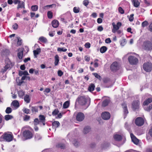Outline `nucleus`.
Instances as JSON below:
<instances>
[{
	"instance_id": "obj_1",
	"label": "nucleus",
	"mask_w": 152,
	"mask_h": 152,
	"mask_svg": "<svg viewBox=\"0 0 152 152\" xmlns=\"http://www.w3.org/2000/svg\"><path fill=\"white\" fill-rule=\"evenodd\" d=\"M76 102L81 105H87V107L89 106L90 101V99L85 96H80L77 98Z\"/></svg>"
},
{
	"instance_id": "obj_2",
	"label": "nucleus",
	"mask_w": 152,
	"mask_h": 152,
	"mask_svg": "<svg viewBox=\"0 0 152 152\" xmlns=\"http://www.w3.org/2000/svg\"><path fill=\"white\" fill-rule=\"evenodd\" d=\"M13 139V135L12 132H4L0 137V141L10 142Z\"/></svg>"
},
{
	"instance_id": "obj_3",
	"label": "nucleus",
	"mask_w": 152,
	"mask_h": 152,
	"mask_svg": "<svg viewBox=\"0 0 152 152\" xmlns=\"http://www.w3.org/2000/svg\"><path fill=\"white\" fill-rule=\"evenodd\" d=\"M23 136L26 140L31 139L33 136L32 133L30 131L25 130L23 132Z\"/></svg>"
},
{
	"instance_id": "obj_4",
	"label": "nucleus",
	"mask_w": 152,
	"mask_h": 152,
	"mask_svg": "<svg viewBox=\"0 0 152 152\" xmlns=\"http://www.w3.org/2000/svg\"><path fill=\"white\" fill-rule=\"evenodd\" d=\"M5 64V66L1 70V72H6L8 69H10L11 68V62L9 59H6Z\"/></svg>"
},
{
	"instance_id": "obj_5",
	"label": "nucleus",
	"mask_w": 152,
	"mask_h": 152,
	"mask_svg": "<svg viewBox=\"0 0 152 152\" xmlns=\"http://www.w3.org/2000/svg\"><path fill=\"white\" fill-rule=\"evenodd\" d=\"M128 60L131 65H136L138 62V59L133 56H130L128 58Z\"/></svg>"
},
{
	"instance_id": "obj_6",
	"label": "nucleus",
	"mask_w": 152,
	"mask_h": 152,
	"mask_svg": "<svg viewBox=\"0 0 152 152\" xmlns=\"http://www.w3.org/2000/svg\"><path fill=\"white\" fill-rule=\"evenodd\" d=\"M143 68L146 72H150L152 69V64L149 62L144 63L143 65Z\"/></svg>"
},
{
	"instance_id": "obj_7",
	"label": "nucleus",
	"mask_w": 152,
	"mask_h": 152,
	"mask_svg": "<svg viewBox=\"0 0 152 152\" xmlns=\"http://www.w3.org/2000/svg\"><path fill=\"white\" fill-rule=\"evenodd\" d=\"M135 124L138 126H141L144 124V121L143 119L141 117L136 118L135 121Z\"/></svg>"
},
{
	"instance_id": "obj_8",
	"label": "nucleus",
	"mask_w": 152,
	"mask_h": 152,
	"mask_svg": "<svg viewBox=\"0 0 152 152\" xmlns=\"http://www.w3.org/2000/svg\"><path fill=\"white\" fill-rule=\"evenodd\" d=\"M140 104L139 101L137 100L134 101L132 104V107L134 111H136L138 110Z\"/></svg>"
},
{
	"instance_id": "obj_9",
	"label": "nucleus",
	"mask_w": 152,
	"mask_h": 152,
	"mask_svg": "<svg viewBox=\"0 0 152 152\" xmlns=\"http://www.w3.org/2000/svg\"><path fill=\"white\" fill-rule=\"evenodd\" d=\"M144 49L146 50H150L152 49L151 42L149 41H146L144 43Z\"/></svg>"
},
{
	"instance_id": "obj_10",
	"label": "nucleus",
	"mask_w": 152,
	"mask_h": 152,
	"mask_svg": "<svg viewBox=\"0 0 152 152\" xmlns=\"http://www.w3.org/2000/svg\"><path fill=\"white\" fill-rule=\"evenodd\" d=\"M121 25L122 24L120 22H118L116 25L114 23H113L112 25L113 26V29L112 30V32L113 33L116 32L119 29Z\"/></svg>"
},
{
	"instance_id": "obj_11",
	"label": "nucleus",
	"mask_w": 152,
	"mask_h": 152,
	"mask_svg": "<svg viewBox=\"0 0 152 152\" xmlns=\"http://www.w3.org/2000/svg\"><path fill=\"white\" fill-rule=\"evenodd\" d=\"M119 66L117 62H113L110 66L111 70L113 71H115L118 70L119 69Z\"/></svg>"
},
{
	"instance_id": "obj_12",
	"label": "nucleus",
	"mask_w": 152,
	"mask_h": 152,
	"mask_svg": "<svg viewBox=\"0 0 152 152\" xmlns=\"http://www.w3.org/2000/svg\"><path fill=\"white\" fill-rule=\"evenodd\" d=\"M85 116L84 114L81 112H79L77 114L76 119L77 121H81L84 119Z\"/></svg>"
},
{
	"instance_id": "obj_13",
	"label": "nucleus",
	"mask_w": 152,
	"mask_h": 152,
	"mask_svg": "<svg viewBox=\"0 0 152 152\" xmlns=\"http://www.w3.org/2000/svg\"><path fill=\"white\" fill-rule=\"evenodd\" d=\"M101 116L103 119L107 120L110 119V115L109 112H105L102 113Z\"/></svg>"
},
{
	"instance_id": "obj_14",
	"label": "nucleus",
	"mask_w": 152,
	"mask_h": 152,
	"mask_svg": "<svg viewBox=\"0 0 152 152\" xmlns=\"http://www.w3.org/2000/svg\"><path fill=\"white\" fill-rule=\"evenodd\" d=\"M19 52L17 54V56L19 59H21L23 57V52L24 50L23 48H20L18 50Z\"/></svg>"
},
{
	"instance_id": "obj_15",
	"label": "nucleus",
	"mask_w": 152,
	"mask_h": 152,
	"mask_svg": "<svg viewBox=\"0 0 152 152\" xmlns=\"http://www.w3.org/2000/svg\"><path fill=\"white\" fill-rule=\"evenodd\" d=\"M122 107L124 110V118H125L128 113V111L126 105L125 103H123L122 104Z\"/></svg>"
},
{
	"instance_id": "obj_16",
	"label": "nucleus",
	"mask_w": 152,
	"mask_h": 152,
	"mask_svg": "<svg viewBox=\"0 0 152 152\" xmlns=\"http://www.w3.org/2000/svg\"><path fill=\"white\" fill-rule=\"evenodd\" d=\"M113 138L116 141H119L122 139V136L119 134H116L113 135Z\"/></svg>"
},
{
	"instance_id": "obj_17",
	"label": "nucleus",
	"mask_w": 152,
	"mask_h": 152,
	"mask_svg": "<svg viewBox=\"0 0 152 152\" xmlns=\"http://www.w3.org/2000/svg\"><path fill=\"white\" fill-rule=\"evenodd\" d=\"M130 136L132 139V141L134 143L139 142V140L137 139L133 134L132 133L130 134Z\"/></svg>"
},
{
	"instance_id": "obj_18",
	"label": "nucleus",
	"mask_w": 152,
	"mask_h": 152,
	"mask_svg": "<svg viewBox=\"0 0 152 152\" xmlns=\"http://www.w3.org/2000/svg\"><path fill=\"white\" fill-rule=\"evenodd\" d=\"M51 24L52 26L54 28H57L59 25L58 21L56 20H53L52 21Z\"/></svg>"
},
{
	"instance_id": "obj_19",
	"label": "nucleus",
	"mask_w": 152,
	"mask_h": 152,
	"mask_svg": "<svg viewBox=\"0 0 152 152\" xmlns=\"http://www.w3.org/2000/svg\"><path fill=\"white\" fill-rule=\"evenodd\" d=\"M152 102V98L150 97L146 99L144 102L143 105L144 106L147 105L151 103Z\"/></svg>"
},
{
	"instance_id": "obj_20",
	"label": "nucleus",
	"mask_w": 152,
	"mask_h": 152,
	"mask_svg": "<svg viewBox=\"0 0 152 152\" xmlns=\"http://www.w3.org/2000/svg\"><path fill=\"white\" fill-rule=\"evenodd\" d=\"M91 128L89 126L85 127L83 129V133L85 134H87L91 131Z\"/></svg>"
},
{
	"instance_id": "obj_21",
	"label": "nucleus",
	"mask_w": 152,
	"mask_h": 152,
	"mask_svg": "<svg viewBox=\"0 0 152 152\" xmlns=\"http://www.w3.org/2000/svg\"><path fill=\"white\" fill-rule=\"evenodd\" d=\"M11 104H12V105L16 109L18 108L19 106V103L17 100H14L12 102Z\"/></svg>"
},
{
	"instance_id": "obj_22",
	"label": "nucleus",
	"mask_w": 152,
	"mask_h": 152,
	"mask_svg": "<svg viewBox=\"0 0 152 152\" xmlns=\"http://www.w3.org/2000/svg\"><path fill=\"white\" fill-rule=\"evenodd\" d=\"M134 6L136 7H137L140 5V3L138 0H131Z\"/></svg>"
},
{
	"instance_id": "obj_23",
	"label": "nucleus",
	"mask_w": 152,
	"mask_h": 152,
	"mask_svg": "<svg viewBox=\"0 0 152 152\" xmlns=\"http://www.w3.org/2000/svg\"><path fill=\"white\" fill-rule=\"evenodd\" d=\"M56 146L58 148H60L61 149H65L66 146L64 143H59Z\"/></svg>"
},
{
	"instance_id": "obj_24",
	"label": "nucleus",
	"mask_w": 152,
	"mask_h": 152,
	"mask_svg": "<svg viewBox=\"0 0 152 152\" xmlns=\"http://www.w3.org/2000/svg\"><path fill=\"white\" fill-rule=\"evenodd\" d=\"M25 8V4L23 1H20L18 4L17 9H18L19 8Z\"/></svg>"
},
{
	"instance_id": "obj_25",
	"label": "nucleus",
	"mask_w": 152,
	"mask_h": 152,
	"mask_svg": "<svg viewBox=\"0 0 152 152\" xmlns=\"http://www.w3.org/2000/svg\"><path fill=\"white\" fill-rule=\"evenodd\" d=\"M54 64L55 66H57L59 62V56L58 55H56L55 56Z\"/></svg>"
},
{
	"instance_id": "obj_26",
	"label": "nucleus",
	"mask_w": 152,
	"mask_h": 152,
	"mask_svg": "<svg viewBox=\"0 0 152 152\" xmlns=\"http://www.w3.org/2000/svg\"><path fill=\"white\" fill-rule=\"evenodd\" d=\"M110 145L109 143H102L101 147L102 149H105L108 148Z\"/></svg>"
},
{
	"instance_id": "obj_27",
	"label": "nucleus",
	"mask_w": 152,
	"mask_h": 152,
	"mask_svg": "<svg viewBox=\"0 0 152 152\" xmlns=\"http://www.w3.org/2000/svg\"><path fill=\"white\" fill-rule=\"evenodd\" d=\"M95 86L94 84H91L88 88V90L89 91L91 92L93 91L94 88Z\"/></svg>"
},
{
	"instance_id": "obj_28",
	"label": "nucleus",
	"mask_w": 152,
	"mask_h": 152,
	"mask_svg": "<svg viewBox=\"0 0 152 152\" xmlns=\"http://www.w3.org/2000/svg\"><path fill=\"white\" fill-rule=\"evenodd\" d=\"M38 107L37 106H32L31 107V110L32 113H36L38 112Z\"/></svg>"
},
{
	"instance_id": "obj_29",
	"label": "nucleus",
	"mask_w": 152,
	"mask_h": 152,
	"mask_svg": "<svg viewBox=\"0 0 152 152\" xmlns=\"http://www.w3.org/2000/svg\"><path fill=\"white\" fill-rule=\"evenodd\" d=\"M60 124L58 121H54L52 123V125L55 128L58 127L60 125Z\"/></svg>"
},
{
	"instance_id": "obj_30",
	"label": "nucleus",
	"mask_w": 152,
	"mask_h": 152,
	"mask_svg": "<svg viewBox=\"0 0 152 152\" xmlns=\"http://www.w3.org/2000/svg\"><path fill=\"white\" fill-rule=\"evenodd\" d=\"M40 52L41 49L40 48H37L36 50L33 51L34 55L36 57H37L36 56L38 55Z\"/></svg>"
},
{
	"instance_id": "obj_31",
	"label": "nucleus",
	"mask_w": 152,
	"mask_h": 152,
	"mask_svg": "<svg viewBox=\"0 0 152 152\" xmlns=\"http://www.w3.org/2000/svg\"><path fill=\"white\" fill-rule=\"evenodd\" d=\"M19 96L22 98H23V96L25 94L24 92L23 91H19L18 92Z\"/></svg>"
},
{
	"instance_id": "obj_32",
	"label": "nucleus",
	"mask_w": 152,
	"mask_h": 152,
	"mask_svg": "<svg viewBox=\"0 0 152 152\" xmlns=\"http://www.w3.org/2000/svg\"><path fill=\"white\" fill-rule=\"evenodd\" d=\"M24 100L25 102L27 103H29L30 102V99L29 95H26L24 97Z\"/></svg>"
},
{
	"instance_id": "obj_33",
	"label": "nucleus",
	"mask_w": 152,
	"mask_h": 152,
	"mask_svg": "<svg viewBox=\"0 0 152 152\" xmlns=\"http://www.w3.org/2000/svg\"><path fill=\"white\" fill-rule=\"evenodd\" d=\"M13 118L12 115H7L5 116L4 118L6 121L10 120Z\"/></svg>"
},
{
	"instance_id": "obj_34",
	"label": "nucleus",
	"mask_w": 152,
	"mask_h": 152,
	"mask_svg": "<svg viewBox=\"0 0 152 152\" xmlns=\"http://www.w3.org/2000/svg\"><path fill=\"white\" fill-rule=\"evenodd\" d=\"M18 41L17 42V46H19L21 45L22 43V40L21 39L20 37H18Z\"/></svg>"
},
{
	"instance_id": "obj_35",
	"label": "nucleus",
	"mask_w": 152,
	"mask_h": 152,
	"mask_svg": "<svg viewBox=\"0 0 152 152\" xmlns=\"http://www.w3.org/2000/svg\"><path fill=\"white\" fill-rule=\"evenodd\" d=\"M144 109L147 111H150L152 109V104H150L148 107H145Z\"/></svg>"
},
{
	"instance_id": "obj_36",
	"label": "nucleus",
	"mask_w": 152,
	"mask_h": 152,
	"mask_svg": "<svg viewBox=\"0 0 152 152\" xmlns=\"http://www.w3.org/2000/svg\"><path fill=\"white\" fill-rule=\"evenodd\" d=\"M107 48L105 46H102L100 49V51L101 53H104L107 50Z\"/></svg>"
},
{
	"instance_id": "obj_37",
	"label": "nucleus",
	"mask_w": 152,
	"mask_h": 152,
	"mask_svg": "<svg viewBox=\"0 0 152 152\" xmlns=\"http://www.w3.org/2000/svg\"><path fill=\"white\" fill-rule=\"evenodd\" d=\"M109 102V100L108 99H105L103 102L102 106L105 107L107 105Z\"/></svg>"
},
{
	"instance_id": "obj_38",
	"label": "nucleus",
	"mask_w": 152,
	"mask_h": 152,
	"mask_svg": "<svg viewBox=\"0 0 152 152\" xmlns=\"http://www.w3.org/2000/svg\"><path fill=\"white\" fill-rule=\"evenodd\" d=\"M69 105V102L68 101L65 102L63 105V108H67Z\"/></svg>"
},
{
	"instance_id": "obj_39",
	"label": "nucleus",
	"mask_w": 152,
	"mask_h": 152,
	"mask_svg": "<svg viewBox=\"0 0 152 152\" xmlns=\"http://www.w3.org/2000/svg\"><path fill=\"white\" fill-rule=\"evenodd\" d=\"M92 74L97 78L99 79L100 80H102V77L101 76L99 75L97 73H93Z\"/></svg>"
},
{
	"instance_id": "obj_40",
	"label": "nucleus",
	"mask_w": 152,
	"mask_h": 152,
	"mask_svg": "<svg viewBox=\"0 0 152 152\" xmlns=\"http://www.w3.org/2000/svg\"><path fill=\"white\" fill-rule=\"evenodd\" d=\"M39 40L43 42H46L47 41V39L43 37H39Z\"/></svg>"
},
{
	"instance_id": "obj_41",
	"label": "nucleus",
	"mask_w": 152,
	"mask_h": 152,
	"mask_svg": "<svg viewBox=\"0 0 152 152\" xmlns=\"http://www.w3.org/2000/svg\"><path fill=\"white\" fill-rule=\"evenodd\" d=\"M39 120L40 122L44 121L45 120V117L42 115H40L39 116Z\"/></svg>"
},
{
	"instance_id": "obj_42",
	"label": "nucleus",
	"mask_w": 152,
	"mask_h": 152,
	"mask_svg": "<svg viewBox=\"0 0 152 152\" xmlns=\"http://www.w3.org/2000/svg\"><path fill=\"white\" fill-rule=\"evenodd\" d=\"M22 110L24 113L26 114H28L30 113V110L29 109H28L27 108H24Z\"/></svg>"
},
{
	"instance_id": "obj_43",
	"label": "nucleus",
	"mask_w": 152,
	"mask_h": 152,
	"mask_svg": "<svg viewBox=\"0 0 152 152\" xmlns=\"http://www.w3.org/2000/svg\"><path fill=\"white\" fill-rule=\"evenodd\" d=\"M31 10L34 11H37L38 9V6L37 5H33L31 7Z\"/></svg>"
},
{
	"instance_id": "obj_44",
	"label": "nucleus",
	"mask_w": 152,
	"mask_h": 152,
	"mask_svg": "<svg viewBox=\"0 0 152 152\" xmlns=\"http://www.w3.org/2000/svg\"><path fill=\"white\" fill-rule=\"evenodd\" d=\"M12 112V110L10 107H7L5 110V112L7 114H9Z\"/></svg>"
},
{
	"instance_id": "obj_45",
	"label": "nucleus",
	"mask_w": 152,
	"mask_h": 152,
	"mask_svg": "<svg viewBox=\"0 0 152 152\" xmlns=\"http://www.w3.org/2000/svg\"><path fill=\"white\" fill-rule=\"evenodd\" d=\"M41 122L37 118H35L34 119V125H37L39 124H40Z\"/></svg>"
},
{
	"instance_id": "obj_46",
	"label": "nucleus",
	"mask_w": 152,
	"mask_h": 152,
	"mask_svg": "<svg viewBox=\"0 0 152 152\" xmlns=\"http://www.w3.org/2000/svg\"><path fill=\"white\" fill-rule=\"evenodd\" d=\"M67 49L66 48H58L57 49V50L58 51H63L65 52L66 51Z\"/></svg>"
},
{
	"instance_id": "obj_47",
	"label": "nucleus",
	"mask_w": 152,
	"mask_h": 152,
	"mask_svg": "<svg viewBox=\"0 0 152 152\" xmlns=\"http://www.w3.org/2000/svg\"><path fill=\"white\" fill-rule=\"evenodd\" d=\"M73 12L75 13H78L79 12L80 9L78 7H75L73 8Z\"/></svg>"
},
{
	"instance_id": "obj_48",
	"label": "nucleus",
	"mask_w": 152,
	"mask_h": 152,
	"mask_svg": "<svg viewBox=\"0 0 152 152\" xmlns=\"http://www.w3.org/2000/svg\"><path fill=\"white\" fill-rule=\"evenodd\" d=\"M148 22L147 21H145L142 23V26L143 27H145L148 26Z\"/></svg>"
},
{
	"instance_id": "obj_49",
	"label": "nucleus",
	"mask_w": 152,
	"mask_h": 152,
	"mask_svg": "<svg viewBox=\"0 0 152 152\" xmlns=\"http://www.w3.org/2000/svg\"><path fill=\"white\" fill-rule=\"evenodd\" d=\"M42 139V137L38 134H36L35 136V139L36 140H39Z\"/></svg>"
},
{
	"instance_id": "obj_50",
	"label": "nucleus",
	"mask_w": 152,
	"mask_h": 152,
	"mask_svg": "<svg viewBox=\"0 0 152 152\" xmlns=\"http://www.w3.org/2000/svg\"><path fill=\"white\" fill-rule=\"evenodd\" d=\"M48 16L49 18L51 19L52 18L53 14L52 12L51 11H48Z\"/></svg>"
},
{
	"instance_id": "obj_51",
	"label": "nucleus",
	"mask_w": 152,
	"mask_h": 152,
	"mask_svg": "<svg viewBox=\"0 0 152 152\" xmlns=\"http://www.w3.org/2000/svg\"><path fill=\"white\" fill-rule=\"evenodd\" d=\"M126 39H123L121 41V45L122 46H124L126 44Z\"/></svg>"
},
{
	"instance_id": "obj_52",
	"label": "nucleus",
	"mask_w": 152,
	"mask_h": 152,
	"mask_svg": "<svg viewBox=\"0 0 152 152\" xmlns=\"http://www.w3.org/2000/svg\"><path fill=\"white\" fill-rule=\"evenodd\" d=\"M134 15L133 14H131L130 16H129V20L130 22L134 20Z\"/></svg>"
},
{
	"instance_id": "obj_53",
	"label": "nucleus",
	"mask_w": 152,
	"mask_h": 152,
	"mask_svg": "<svg viewBox=\"0 0 152 152\" xmlns=\"http://www.w3.org/2000/svg\"><path fill=\"white\" fill-rule=\"evenodd\" d=\"M30 118V116L27 115H26L23 118V120L25 121H28L29 120Z\"/></svg>"
},
{
	"instance_id": "obj_54",
	"label": "nucleus",
	"mask_w": 152,
	"mask_h": 152,
	"mask_svg": "<svg viewBox=\"0 0 152 152\" xmlns=\"http://www.w3.org/2000/svg\"><path fill=\"white\" fill-rule=\"evenodd\" d=\"M59 113V111L58 109H55L52 112V115H57Z\"/></svg>"
},
{
	"instance_id": "obj_55",
	"label": "nucleus",
	"mask_w": 152,
	"mask_h": 152,
	"mask_svg": "<svg viewBox=\"0 0 152 152\" xmlns=\"http://www.w3.org/2000/svg\"><path fill=\"white\" fill-rule=\"evenodd\" d=\"M12 28L14 30H16L18 28V25L16 23H14L12 26Z\"/></svg>"
},
{
	"instance_id": "obj_56",
	"label": "nucleus",
	"mask_w": 152,
	"mask_h": 152,
	"mask_svg": "<svg viewBox=\"0 0 152 152\" xmlns=\"http://www.w3.org/2000/svg\"><path fill=\"white\" fill-rule=\"evenodd\" d=\"M118 11L121 14L124 13V11L122 8L121 7H119L118 8Z\"/></svg>"
},
{
	"instance_id": "obj_57",
	"label": "nucleus",
	"mask_w": 152,
	"mask_h": 152,
	"mask_svg": "<svg viewBox=\"0 0 152 152\" xmlns=\"http://www.w3.org/2000/svg\"><path fill=\"white\" fill-rule=\"evenodd\" d=\"M58 75L59 76H61L63 74V72L60 70H59L58 72Z\"/></svg>"
},
{
	"instance_id": "obj_58",
	"label": "nucleus",
	"mask_w": 152,
	"mask_h": 152,
	"mask_svg": "<svg viewBox=\"0 0 152 152\" xmlns=\"http://www.w3.org/2000/svg\"><path fill=\"white\" fill-rule=\"evenodd\" d=\"M89 2L87 0H84L83 1V4L84 5L86 6L88 4Z\"/></svg>"
},
{
	"instance_id": "obj_59",
	"label": "nucleus",
	"mask_w": 152,
	"mask_h": 152,
	"mask_svg": "<svg viewBox=\"0 0 152 152\" xmlns=\"http://www.w3.org/2000/svg\"><path fill=\"white\" fill-rule=\"evenodd\" d=\"M148 134L149 135H150L151 137H152V126L149 130Z\"/></svg>"
},
{
	"instance_id": "obj_60",
	"label": "nucleus",
	"mask_w": 152,
	"mask_h": 152,
	"mask_svg": "<svg viewBox=\"0 0 152 152\" xmlns=\"http://www.w3.org/2000/svg\"><path fill=\"white\" fill-rule=\"evenodd\" d=\"M103 28L102 26H99L97 28V30L99 31H101L103 30Z\"/></svg>"
},
{
	"instance_id": "obj_61",
	"label": "nucleus",
	"mask_w": 152,
	"mask_h": 152,
	"mask_svg": "<svg viewBox=\"0 0 152 152\" xmlns=\"http://www.w3.org/2000/svg\"><path fill=\"white\" fill-rule=\"evenodd\" d=\"M105 42L107 43H110L111 42V41L110 38H108L105 40Z\"/></svg>"
},
{
	"instance_id": "obj_62",
	"label": "nucleus",
	"mask_w": 152,
	"mask_h": 152,
	"mask_svg": "<svg viewBox=\"0 0 152 152\" xmlns=\"http://www.w3.org/2000/svg\"><path fill=\"white\" fill-rule=\"evenodd\" d=\"M125 127L127 130H128L129 129V126L128 123L126 122L125 124Z\"/></svg>"
},
{
	"instance_id": "obj_63",
	"label": "nucleus",
	"mask_w": 152,
	"mask_h": 152,
	"mask_svg": "<svg viewBox=\"0 0 152 152\" xmlns=\"http://www.w3.org/2000/svg\"><path fill=\"white\" fill-rule=\"evenodd\" d=\"M148 30L152 32V22L151 23L149 26Z\"/></svg>"
},
{
	"instance_id": "obj_64",
	"label": "nucleus",
	"mask_w": 152,
	"mask_h": 152,
	"mask_svg": "<svg viewBox=\"0 0 152 152\" xmlns=\"http://www.w3.org/2000/svg\"><path fill=\"white\" fill-rule=\"evenodd\" d=\"M85 47L89 48L90 47V43L88 42H87L85 44Z\"/></svg>"
}]
</instances>
